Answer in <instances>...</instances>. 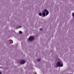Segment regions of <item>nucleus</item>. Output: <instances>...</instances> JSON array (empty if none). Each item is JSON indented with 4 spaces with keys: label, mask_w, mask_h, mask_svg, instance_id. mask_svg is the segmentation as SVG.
I'll list each match as a JSON object with an SVG mask.
<instances>
[{
    "label": "nucleus",
    "mask_w": 74,
    "mask_h": 74,
    "mask_svg": "<svg viewBox=\"0 0 74 74\" xmlns=\"http://www.w3.org/2000/svg\"><path fill=\"white\" fill-rule=\"evenodd\" d=\"M44 12H43L42 13V15L43 16H47V15H48V14H49V12L48 11H47V9H45L44 10ZM46 12V14H45V13Z\"/></svg>",
    "instance_id": "f257e3e1"
},
{
    "label": "nucleus",
    "mask_w": 74,
    "mask_h": 74,
    "mask_svg": "<svg viewBox=\"0 0 74 74\" xmlns=\"http://www.w3.org/2000/svg\"><path fill=\"white\" fill-rule=\"evenodd\" d=\"M35 38L34 36H31L29 37L28 40L29 41H32L34 40Z\"/></svg>",
    "instance_id": "f03ea898"
},
{
    "label": "nucleus",
    "mask_w": 74,
    "mask_h": 74,
    "mask_svg": "<svg viewBox=\"0 0 74 74\" xmlns=\"http://www.w3.org/2000/svg\"><path fill=\"white\" fill-rule=\"evenodd\" d=\"M61 63H62V62H61V61L59 62H58L56 64V66L57 67H59L60 66V64H61Z\"/></svg>",
    "instance_id": "7ed1b4c3"
},
{
    "label": "nucleus",
    "mask_w": 74,
    "mask_h": 74,
    "mask_svg": "<svg viewBox=\"0 0 74 74\" xmlns=\"http://www.w3.org/2000/svg\"><path fill=\"white\" fill-rule=\"evenodd\" d=\"M26 63V61L25 60H22L20 61V64H25Z\"/></svg>",
    "instance_id": "20e7f679"
},
{
    "label": "nucleus",
    "mask_w": 74,
    "mask_h": 74,
    "mask_svg": "<svg viewBox=\"0 0 74 74\" xmlns=\"http://www.w3.org/2000/svg\"><path fill=\"white\" fill-rule=\"evenodd\" d=\"M39 15H40V16H42V14L41 13H39Z\"/></svg>",
    "instance_id": "39448f33"
},
{
    "label": "nucleus",
    "mask_w": 74,
    "mask_h": 74,
    "mask_svg": "<svg viewBox=\"0 0 74 74\" xmlns=\"http://www.w3.org/2000/svg\"><path fill=\"white\" fill-rule=\"evenodd\" d=\"M19 33L20 34H22V32L21 31H19Z\"/></svg>",
    "instance_id": "423d86ee"
},
{
    "label": "nucleus",
    "mask_w": 74,
    "mask_h": 74,
    "mask_svg": "<svg viewBox=\"0 0 74 74\" xmlns=\"http://www.w3.org/2000/svg\"><path fill=\"white\" fill-rule=\"evenodd\" d=\"M41 60V59L40 58H39L38 60V62H40Z\"/></svg>",
    "instance_id": "0eeeda50"
},
{
    "label": "nucleus",
    "mask_w": 74,
    "mask_h": 74,
    "mask_svg": "<svg viewBox=\"0 0 74 74\" xmlns=\"http://www.w3.org/2000/svg\"><path fill=\"white\" fill-rule=\"evenodd\" d=\"M40 30V31H42V28H40L39 29Z\"/></svg>",
    "instance_id": "6e6552de"
},
{
    "label": "nucleus",
    "mask_w": 74,
    "mask_h": 74,
    "mask_svg": "<svg viewBox=\"0 0 74 74\" xmlns=\"http://www.w3.org/2000/svg\"><path fill=\"white\" fill-rule=\"evenodd\" d=\"M60 67H63V65L62 64H60Z\"/></svg>",
    "instance_id": "1a4fd4ad"
},
{
    "label": "nucleus",
    "mask_w": 74,
    "mask_h": 74,
    "mask_svg": "<svg viewBox=\"0 0 74 74\" xmlns=\"http://www.w3.org/2000/svg\"><path fill=\"white\" fill-rule=\"evenodd\" d=\"M0 74H2V72H0Z\"/></svg>",
    "instance_id": "9d476101"
},
{
    "label": "nucleus",
    "mask_w": 74,
    "mask_h": 74,
    "mask_svg": "<svg viewBox=\"0 0 74 74\" xmlns=\"http://www.w3.org/2000/svg\"><path fill=\"white\" fill-rule=\"evenodd\" d=\"M19 27H22V26H19Z\"/></svg>",
    "instance_id": "9b49d317"
}]
</instances>
